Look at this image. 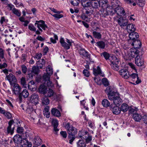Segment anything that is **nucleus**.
<instances>
[{
  "label": "nucleus",
  "mask_w": 147,
  "mask_h": 147,
  "mask_svg": "<svg viewBox=\"0 0 147 147\" xmlns=\"http://www.w3.org/2000/svg\"><path fill=\"white\" fill-rule=\"evenodd\" d=\"M60 42L62 46L67 50L70 49V46L72 45V44L73 42L71 40L67 38H66V40L65 41L64 38H60Z\"/></svg>",
  "instance_id": "nucleus-1"
},
{
  "label": "nucleus",
  "mask_w": 147,
  "mask_h": 147,
  "mask_svg": "<svg viewBox=\"0 0 147 147\" xmlns=\"http://www.w3.org/2000/svg\"><path fill=\"white\" fill-rule=\"evenodd\" d=\"M34 25L35 26H37V27L41 32H42V30H45L48 28V27L45 24V21L42 20L36 21Z\"/></svg>",
  "instance_id": "nucleus-2"
},
{
  "label": "nucleus",
  "mask_w": 147,
  "mask_h": 147,
  "mask_svg": "<svg viewBox=\"0 0 147 147\" xmlns=\"http://www.w3.org/2000/svg\"><path fill=\"white\" fill-rule=\"evenodd\" d=\"M85 7L91 6L94 9H97L100 7V5L99 2L98 1H94L92 2H87L86 4H84Z\"/></svg>",
  "instance_id": "nucleus-3"
},
{
  "label": "nucleus",
  "mask_w": 147,
  "mask_h": 147,
  "mask_svg": "<svg viewBox=\"0 0 147 147\" xmlns=\"http://www.w3.org/2000/svg\"><path fill=\"white\" fill-rule=\"evenodd\" d=\"M130 111L133 114V118L135 121L140 122L142 119V116L140 114L138 113L134 109H131Z\"/></svg>",
  "instance_id": "nucleus-4"
},
{
  "label": "nucleus",
  "mask_w": 147,
  "mask_h": 147,
  "mask_svg": "<svg viewBox=\"0 0 147 147\" xmlns=\"http://www.w3.org/2000/svg\"><path fill=\"white\" fill-rule=\"evenodd\" d=\"M5 80H8L11 85H13L16 84L17 79L15 76L12 74H10L7 75L5 78Z\"/></svg>",
  "instance_id": "nucleus-5"
},
{
  "label": "nucleus",
  "mask_w": 147,
  "mask_h": 147,
  "mask_svg": "<svg viewBox=\"0 0 147 147\" xmlns=\"http://www.w3.org/2000/svg\"><path fill=\"white\" fill-rule=\"evenodd\" d=\"M43 84L45 86H47L48 87L52 86L51 85L52 82L50 80V77L47 74H44L43 76Z\"/></svg>",
  "instance_id": "nucleus-6"
},
{
  "label": "nucleus",
  "mask_w": 147,
  "mask_h": 147,
  "mask_svg": "<svg viewBox=\"0 0 147 147\" xmlns=\"http://www.w3.org/2000/svg\"><path fill=\"white\" fill-rule=\"evenodd\" d=\"M129 78L131 79L133 81H135V83L137 84H138L141 82V80L139 78L138 74L133 73L129 75Z\"/></svg>",
  "instance_id": "nucleus-7"
},
{
  "label": "nucleus",
  "mask_w": 147,
  "mask_h": 147,
  "mask_svg": "<svg viewBox=\"0 0 147 147\" xmlns=\"http://www.w3.org/2000/svg\"><path fill=\"white\" fill-rule=\"evenodd\" d=\"M13 85V86L12 89L13 94L15 95L19 96L21 91V88L18 84H16Z\"/></svg>",
  "instance_id": "nucleus-8"
},
{
  "label": "nucleus",
  "mask_w": 147,
  "mask_h": 147,
  "mask_svg": "<svg viewBox=\"0 0 147 147\" xmlns=\"http://www.w3.org/2000/svg\"><path fill=\"white\" fill-rule=\"evenodd\" d=\"M29 93L28 91L26 89L24 90L21 92H20L18 96V98L19 102L21 103L22 100V97L24 98H27L29 95Z\"/></svg>",
  "instance_id": "nucleus-9"
},
{
  "label": "nucleus",
  "mask_w": 147,
  "mask_h": 147,
  "mask_svg": "<svg viewBox=\"0 0 147 147\" xmlns=\"http://www.w3.org/2000/svg\"><path fill=\"white\" fill-rule=\"evenodd\" d=\"M120 75L125 79L129 78V74L127 69H120L119 71Z\"/></svg>",
  "instance_id": "nucleus-10"
},
{
  "label": "nucleus",
  "mask_w": 147,
  "mask_h": 147,
  "mask_svg": "<svg viewBox=\"0 0 147 147\" xmlns=\"http://www.w3.org/2000/svg\"><path fill=\"white\" fill-rule=\"evenodd\" d=\"M114 11L119 16H124L125 15V11L121 6H117L114 9Z\"/></svg>",
  "instance_id": "nucleus-11"
},
{
  "label": "nucleus",
  "mask_w": 147,
  "mask_h": 147,
  "mask_svg": "<svg viewBox=\"0 0 147 147\" xmlns=\"http://www.w3.org/2000/svg\"><path fill=\"white\" fill-rule=\"evenodd\" d=\"M14 123V121L13 120H11L9 122L8 126L7 128V132L8 134H10L11 135L13 134L14 127L12 128L11 126Z\"/></svg>",
  "instance_id": "nucleus-12"
},
{
  "label": "nucleus",
  "mask_w": 147,
  "mask_h": 147,
  "mask_svg": "<svg viewBox=\"0 0 147 147\" xmlns=\"http://www.w3.org/2000/svg\"><path fill=\"white\" fill-rule=\"evenodd\" d=\"M117 22L121 27H124L127 25L128 21L125 18H120L117 20Z\"/></svg>",
  "instance_id": "nucleus-13"
},
{
  "label": "nucleus",
  "mask_w": 147,
  "mask_h": 147,
  "mask_svg": "<svg viewBox=\"0 0 147 147\" xmlns=\"http://www.w3.org/2000/svg\"><path fill=\"white\" fill-rule=\"evenodd\" d=\"M30 101L34 105V106H35L38 103V96L36 94H33L30 97Z\"/></svg>",
  "instance_id": "nucleus-14"
},
{
  "label": "nucleus",
  "mask_w": 147,
  "mask_h": 147,
  "mask_svg": "<svg viewBox=\"0 0 147 147\" xmlns=\"http://www.w3.org/2000/svg\"><path fill=\"white\" fill-rule=\"evenodd\" d=\"M135 63L138 66H141L144 64V60L142 55L136 57L135 59Z\"/></svg>",
  "instance_id": "nucleus-15"
},
{
  "label": "nucleus",
  "mask_w": 147,
  "mask_h": 147,
  "mask_svg": "<svg viewBox=\"0 0 147 147\" xmlns=\"http://www.w3.org/2000/svg\"><path fill=\"white\" fill-rule=\"evenodd\" d=\"M119 61L118 59L115 60L110 61V65L112 69L115 70L117 71L119 69V66L118 65Z\"/></svg>",
  "instance_id": "nucleus-16"
},
{
  "label": "nucleus",
  "mask_w": 147,
  "mask_h": 147,
  "mask_svg": "<svg viewBox=\"0 0 147 147\" xmlns=\"http://www.w3.org/2000/svg\"><path fill=\"white\" fill-rule=\"evenodd\" d=\"M79 53L80 55L86 59H89L90 58V55L84 49H81L79 50Z\"/></svg>",
  "instance_id": "nucleus-17"
},
{
  "label": "nucleus",
  "mask_w": 147,
  "mask_h": 147,
  "mask_svg": "<svg viewBox=\"0 0 147 147\" xmlns=\"http://www.w3.org/2000/svg\"><path fill=\"white\" fill-rule=\"evenodd\" d=\"M132 46L134 47V49H137L141 47V43L139 40H133L131 44Z\"/></svg>",
  "instance_id": "nucleus-18"
},
{
  "label": "nucleus",
  "mask_w": 147,
  "mask_h": 147,
  "mask_svg": "<svg viewBox=\"0 0 147 147\" xmlns=\"http://www.w3.org/2000/svg\"><path fill=\"white\" fill-rule=\"evenodd\" d=\"M33 144L36 146H39L41 144L42 141L40 137L36 136L32 140Z\"/></svg>",
  "instance_id": "nucleus-19"
},
{
  "label": "nucleus",
  "mask_w": 147,
  "mask_h": 147,
  "mask_svg": "<svg viewBox=\"0 0 147 147\" xmlns=\"http://www.w3.org/2000/svg\"><path fill=\"white\" fill-rule=\"evenodd\" d=\"M110 108L112 109V111L113 113L115 115H118L120 113L121 111L120 108L117 106H116L113 107V105L111 104L110 106Z\"/></svg>",
  "instance_id": "nucleus-20"
},
{
  "label": "nucleus",
  "mask_w": 147,
  "mask_h": 147,
  "mask_svg": "<svg viewBox=\"0 0 147 147\" xmlns=\"http://www.w3.org/2000/svg\"><path fill=\"white\" fill-rule=\"evenodd\" d=\"M122 100L120 98L119 94L115 97H114L113 98V103L115 106H117L118 105H120L122 102Z\"/></svg>",
  "instance_id": "nucleus-21"
},
{
  "label": "nucleus",
  "mask_w": 147,
  "mask_h": 147,
  "mask_svg": "<svg viewBox=\"0 0 147 147\" xmlns=\"http://www.w3.org/2000/svg\"><path fill=\"white\" fill-rule=\"evenodd\" d=\"M129 37L130 40H133L137 39V38L139 37V35L138 33L134 31L130 32L129 33Z\"/></svg>",
  "instance_id": "nucleus-22"
},
{
  "label": "nucleus",
  "mask_w": 147,
  "mask_h": 147,
  "mask_svg": "<svg viewBox=\"0 0 147 147\" xmlns=\"http://www.w3.org/2000/svg\"><path fill=\"white\" fill-rule=\"evenodd\" d=\"M13 140L15 143L19 144L22 142V139L20 136L16 134L13 137Z\"/></svg>",
  "instance_id": "nucleus-23"
},
{
  "label": "nucleus",
  "mask_w": 147,
  "mask_h": 147,
  "mask_svg": "<svg viewBox=\"0 0 147 147\" xmlns=\"http://www.w3.org/2000/svg\"><path fill=\"white\" fill-rule=\"evenodd\" d=\"M139 52V50L137 49H134L130 51L129 55L132 58H134L135 57H136L137 56H139L138 54Z\"/></svg>",
  "instance_id": "nucleus-24"
},
{
  "label": "nucleus",
  "mask_w": 147,
  "mask_h": 147,
  "mask_svg": "<svg viewBox=\"0 0 147 147\" xmlns=\"http://www.w3.org/2000/svg\"><path fill=\"white\" fill-rule=\"evenodd\" d=\"M39 91L40 93L43 94L44 95L46 94V92L47 91V88L46 86L43 84L42 85H40L39 88Z\"/></svg>",
  "instance_id": "nucleus-25"
},
{
  "label": "nucleus",
  "mask_w": 147,
  "mask_h": 147,
  "mask_svg": "<svg viewBox=\"0 0 147 147\" xmlns=\"http://www.w3.org/2000/svg\"><path fill=\"white\" fill-rule=\"evenodd\" d=\"M127 30L129 33L135 31L136 28L134 25L132 24H129L127 26Z\"/></svg>",
  "instance_id": "nucleus-26"
},
{
  "label": "nucleus",
  "mask_w": 147,
  "mask_h": 147,
  "mask_svg": "<svg viewBox=\"0 0 147 147\" xmlns=\"http://www.w3.org/2000/svg\"><path fill=\"white\" fill-rule=\"evenodd\" d=\"M49 110V107L47 106L45 107L43 110V115L47 118H49L50 117V112Z\"/></svg>",
  "instance_id": "nucleus-27"
},
{
  "label": "nucleus",
  "mask_w": 147,
  "mask_h": 147,
  "mask_svg": "<svg viewBox=\"0 0 147 147\" xmlns=\"http://www.w3.org/2000/svg\"><path fill=\"white\" fill-rule=\"evenodd\" d=\"M51 112L52 115L56 117H59L61 115L60 111L55 108L52 109L51 111Z\"/></svg>",
  "instance_id": "nucleus-28"
},
{
  "label": "nucleus",
  "mask_w": 147,
  "mask_h": 147,
  "mask_svg": "<svg viewBox=\"0 0 147 147\" xmlns=\"http://www.w3.org/2000/svg\"><path fill=\"white\" fill-rule=\"evenodd\" d=\"M52 123L53 126L54 130L55 131L57 132L58 131L59 129L57 128L58 125V120L56 119H53L52 121Z\"/></svg>",
  "instance_id": "nucleus-29"
},
{
  "label": "nucleus",
  "mask_w": 147,
  "mask_h": 147,
  "mask_svg": "<svg viewBox=\"0 0 147 147\" xmlns=\"http://www.w3.org/2000/svg\"><path fill=\"white\" fill-rule=\"evenodd\" d=\"M67 133L69 134L75 135L77 133L76 129L73 126H71L67 130Z\"/></svg>",
  "instance_id": "nucleus-30"
},
{
  "label": "nucleus",
  "mask_w": 147,
  "mask_h": 147,
  "mask_svg": "<svg viewBox=\"0 0 147 147\" xmlns=\"http://www.w3.org/2000/svg\"><path fill=\"white\" fill-rule=\"evenodd\" d=\"M23 139L25 141H24V143L22 145V147H32V144L31 142H29L26 138Z\"/></svg>",
  "instance_id": "nucleus-31"
},
{
  "label": "nucleus",
  "mask_w": 147,
  "mask_h": 147,
  "mask_svg": "<svg viewBox=\"0 0 147 147\" xmlns=\"http://www.w3.org/2000/svg\"><path fill=\"white\" fill-rule=\"evenodd\" d=\"M93 72L94 75L95 76L99 74L103 76L102 75H101L102 73L100 68L98 66L97 67L96 69L93 68Z\"/></svg>",
  "instance_id": "nucleus-32"
},
{
  "label": "nucleus",
  "mask_w": 147,
  "mask_h": 147,
  "mask_svg": "<svg viewBox=\"0 0 147 147\" xmlns=\"http://www.w3.org/2000/svg\"><path fill=\"white\" fill-rule=\"evenodd\" d=\"M129 109V106L128 105L125 103L123 104L121 106L120 109L121 111L123 112H126Z\"/></svg>",
  "instance_id": "nucleus-33"
},
{
  "label": "nucleus",
  "mask_w": 147,
  "mask_h": 147,
  "mask_svg": "<svg viewBox=\"0 0 147 147\" xmlns=\"http://www.w3.org/2000/svg\"><path fill=\"white\" fill-rule=\"evenodd\" d=\"M42 102L43 105H46L49 103V100L46 96L43 97L42 99Z\"/></svg>",
  "instance_id": "nucleus-34"
},
{
  "label": "nucleus",
  "mask_w": 147,
  "mask_h": 147,
  "mask_svg": "<svg viewBox=\"0 0 147 147\" xmlns=\"http://www.w3.org/2000/svg\"><path fill=\"white\" fill-rule=\"evenodd\" d=\"M47 94V97H51L54 96L56 93L54 92L52 89L49 88L48 90H47L46 92Z\"/></svg>",
  "instance_id": "nucleus-35"
},
{
  "label": "nucleus",
  "mask_w": 147,
  "mask_h": 147,
  "mask_svg": "<svg viewBox=\"0 0 147 147\" xmlns=\"http://www.w3.org/2000/svg\"><path fill=\"white\" fill-rule=\"evenodd\" d=\"M35 106L33 105L32 106L29 105L26 110V113L28 114H30L34 111V108H35Z\"/></svg>",
  "instance_id": "nucleus-36"
},
{
  "label": "nucleus",
  "mask_w": 147,
  "mask_h": 147,
  "mask_svg": "<svg viewBox=\"0 0 147 147\" xmlns=\"http://www.w3.org/2000/svg\"><path fill=\"white\" fill-rule=\"evenodd\" d=\"M102 104L103 107L106 108L110 106V102L108 100L106 99H104L102 101Z\"/></svg>",
  "instance_id": "nucleus-37"
},
{
  "label": "nucleus",
  "mask_w": 147,
  "mask_h": 147,
  "mask_svg": "<svg viewBox=\"0 0 147 147\" xmlns=\"http://www.w3.org/2000/svg\"><path fill=\"white\" fill-rule=\"evenodd\" d=\"M77 147H86V145L83 140H80L77 142Z\"/></svg>",
  "instance_id": "nucleus-38"
},
{
  "label": "nucleus",
  "mask_w": 147,
  "mask_h": 147,
  "mask_svg": "<svg viewBox=\"0 0 147 147\" xmlns=\"http://www.w3.org/2000/svg\"><path fill=\"white\" fill-rule=\"evenodd\" d=\"M101 16L102 17H105L107 16L109 13V12L107 11V10L104 9H102L100 11Z\"/></svg>",
  "instance_id": "nucleus-39"
},
{
  "label": "nucleus",
  "mask_w": 147,
  "mask_h": 147,
  "mask_svg": "<svg viewBox=\"0 0 147 147\" xmlns=\"http://www.w3.org/2000/svg\"><path fill=\"white\" fill-rule=\"evenodd\" d=\"M12 12L14 14L18 17L21 16V13L20 11L15 8H13L12 9Z\"/></svg>",
  "instance_id": "nucleus-40"
},
{
  "label": "nucleus",
  "mask_w": 147,
  "mask_h": 147,
  "mask_svg": "<svg viewBox=\"0 0 147 147\" xmlns=\"http://www.w3.org/2000/svg\"><path fill=\"white\" fill-rule=\"evenodd\" d=\"M96 45L99 48L101 49H104L105 47V43L102 41H100L96 43Z\"/></svg>",
  "instance_id": "nucleus-41"
},
{
  "label": "nucleus",
  "mask_w": 147,
  "mask_h": 147,
  "mask_svg": "<svg viewBox=\"0 0 147 147\" xmlns=\"http://www.w3.org/2000/svg\"><path fill=\"white\" fill-rule=\"evenodd\" d=\"M46 72L48 76L51 75L53 73V69L52 67L50 65H48L46 69Z\"/></svg>",
  "instance_id": "nucleus-42"
},
{
  "label": "nucleus",
  "mask_w": 147,
  "mask_h": 147,
  "mask_svg": "<svg viewBox=\"0 0 147 147\" xmlns=\"http://www.w3.org/2000/svg\"><path fill=\"white\" fill-rule=\"evenodd\" d=\"M111 3L112 6L113 7L121 6V3L118 0H113Z\"/></svg>",
  "instance_id": "nucleus-43"
},
{
  "label": "nucleus",
  "mask_w": 147,
  "mask_h": 147,
  "mask_svg": "<svg viewBox=\"0 0 147 147\" xmlns=\"http://www.w3.org/2000/svg\"><path fill=\"white\" fill-rule=\"evenodd\" d=\"M93 36L95 38L97 39H100L101 38L102 35L100 32L95 31L92 32Z\"/></svg>",
  "instance_id": "nucleus-44"
},
{
  "label": "nucleus",
  "mask_w": 147,
  "mask_h": 147,
  "mask_svg": "<svg viewBox=\"0 0 147 147\" xmlns=\"http://www.w3.org/2000/svg\"><path fill=\"white\" fill-rule=\"evenodd\" d=\"M75 135L72 134H69L68 138L69 140V142L71 144H72V142L75 138Z\"/></svg>",
  "instance_id": "nucleus-45"
},
{
  "label": "nucleus",
  "mask_w": 147,
  "mask_h": 147,
  "mask_svg": "<svg viewBox=\"0 0 147 147\" xmlns=\"http://www.w3.org/2000/svg\"><path fill=\"white\" fill-rule=\"evenodd\" d=\"M40 71L39 69L36 66H34L32 67V72L36 74H38Z\"/></svg>",
  "instance_id": "nucleus-46"
},
{
  "label": "nucleus",
  "mask_w": 147,
  "mask_h": 147,
  "mask_svg": "<svg viewBox=\"0 0 147 147\" xmlns=\"http://www.w3.org/2000/svg\"><path fill=\"white\" fill-rule=\"evenodd\" d=\"M71 3L74 6H77L78 5L80 0H70Z\"/></svg>",
  "instance_id": "nucleus-47"
},
{
  "label": "nucleus",
  "mask_w": 147,
  "mask_h": 147,
  "mask_svg": "<svg viewBox=\"0 0 147 147\" xmlns=\"http://www.w3.org/2000/svg\"><path fill=\"white\" fill-rule=\"evenodd\" d=\"M35 84V82L33 81H31L29 82V84L28 85V88L31 91H34V90H35L34 88H33V87L31 88L32 85H34Z\"/></svg>",
  "instance_id": "nucleus-48"
},
{
  "label": "nucleus",
  "mask_w": 147,
  "mask_h": 147,
  "mask_svg": "<svg viewBox=\"0 0 147 147\" xmlns=\"http://www.w3.org/2000/svg\"><path fill=\"white\" fill-rule=\"evenodd\" d=\"M54 39L53 38H50V40L53 43H56V40H58V39L57 36L56 35L54 34Z\"/></svg>",
  "instance_id": "nucleus-49"
},
{
  "label": "nucleus",
  "mask_w": 147,
  "mask_h": 147,
  "mask_svg": "<svg viewBox=\"0 0 147 147\" xmlns=\"http://www.w3.org/2000/svg\"><path fill=\"white\" fill-rule=\"evenodd\" d=\"M24 129L22 127H18L17 129V132L20 134H22L24 132Z\"/></svg>",
  "instance_id": "nucleus-50"
},
{
  "label": "nucleus",
  "mask_w": 147,
  "mask_h": 147,
  "mask_svg": "<svg viewBox=\"0 0 147 147\" xmlns=\"http://www.w3.org/2000/svg\"><path fill=\"white\" fill-rule=\"evenodd\" d=\"M28 29L31 31L35 32L36 30V28L32 24H30L28 26Z\"/></svg>",
  "instance_id": "nucleus-51"
},
{
  "label": "nucleus",
  "mask_w": 147,
  "mask_h": 147,
  "mask_svg": "<svg viewBox=\"0 0 147 147\" xmlns=\"http://www.w3.org/2000/svg\"><path fill=\"white\" fill-rule=\"evenodd\" d=\"M102 84L105 86H108L109 85V83L107 79L106 78L102 79Z\"/></svg>",
  "instance_id": "nucleus-52"
},
{
  "label": "nucleus",
  "mask_w": 147,
  "mask_h": 147,
  "mask_svg": "<svg viewBox=\"0 0 147 147\" xmlns=\"http://www.w3.org/2000/svg\"><path fill=\"white\" fill-rule=\"evenodd\" d=\"M20 83L23 86L26 85V82L25 78L22 77L20 79Z\"/></svg>",
  "instance_id": "nucleus-53"
},
{
  "label": "nucleus",
  "mask_w": 147,
  "mask_h": 147,
  "mask_svg": "<svg viewBox=\"0 0 147 147\" xmlns=\"http://www.w3.org/2000/svg\"><path fill=\"white\" fill-rule=\"evenodd\" d=\"M101 55H102L106 60L108 59L109 57V55L106 52H104L101 54Z\"/></svg>",
  "instance_id": "nucleus-54"
},
{
  "label": "nucleus",
  "mask_w": 147,
  "mask_h": 147,
  "mask_svg": "<svg viewBox=\"0 0 147 147\" xmlns=\"http://www.w3.org/2000/svg\"><path fill=\"white\" fill-rule=\"evenodd\" d=\"M8 119H10L11 118L12 115L11 114L8 112H5V113L4 114H3Z\"/></svg>",
  "instance_id": "nucleus-55"
},
{
  "label": "nucleus",
  "mask_w": 147,
  "mask_h": 147,
  "mask_svg": "<svg viewBox=\"0 0 147 147\" xmlns=\"http://www.w3.org/2000/svg\"><path fill=\"white\" fill-rule=\"evenodd\" d=\"M83 74L84 76L86 77H88L90 75V73L87 69H84L83 71Z\"/></svg>",
  "instance_id": "nucleus-56"
},
{
  "label": "nucleus",
  "mask_w": 147,
  "mask_h": 147,
  "mask_svg": "<svg viewBox=\"0 0 147 147\" xmlns=\"http://www.w3.org/2000/svg\"><path fill=\"white\" fill-rule=\"evenodd\" d=\"M118 94H119L118 93L114 92L113 91L111 90L109 93H108L107 95L113 96L114 97H115Z\"/></svg>",
  "instance_id": "nucleus-57"
},
{
  "label": "nucleus",
  "mask_w": 147,
  "mask_h": 147,
  "mask_svg": "<svg viewBox=\"0 0 147 147\" xmlns=\"http://www.w3.org/2000/svg\"><path fill=\"white\" fill-rule=\"evenodd\" d=\"M142 119L144 123L147 125V114L144 115L142 116Z\"/></svg>",
  "instance_id": "nucleus-58"
},
{
  "label": "nucleus",
  "mask_w": 147,
  "mask_h": 147,
  "mask_svg": "<svg viewBox=\"0 0 147 147\" xmlns=\"http://www.w3.org/2000/svg\"><path fill=\"white\" fill-rule=\"evenodd\" d=\"M21 67L22 72L24 74H26L27 71V68L25 65H21Z\"/></svg>",
  "instance_id": "nucleus-59"
},
{
  "label": "nucleus",
  "mask_w": 147,
  "mask_h": 147,
  "mask_svg": "<svg viewBox=\"0 0 147 147\" xmlns=\"http://www.w3.org/2000/svg\"><path fill=\"white\" fill-rule=\"evenodd\" d=\"M86 103V101L84 100H83L82 101H80V104L81 105L83 106L84 107V108H85L86 110H88V107L85 106V103Z\"/></svg>",
  "instance_id": "nucleus-60"
},
{
  "label": "nucleus",
  "mask_w": 147,
  "mask_h": 147,
  "mask_svg": "<svg viewBox=\"0 0 147 147\" xmlns=\"http://www.w3.org/2000/svg\"><path fill=\"white\" fill-rule=\"evenodd\" d=\"M136 1L138 3V4L140 6L143 7L144 5V2L142 0H137Z\"/></svg>",
  "instance_id": "nucleus-61"
},
{
  "label": "nucleus",
  "mask_w": 147,
  "mask_h": 147,
  "mask_svg": "<svg viewBox=\"0 0 147 147\" xmlns=\"http://www.w3.org/2000/svg\"><path fill=\"white\" fill-rule=\"evenodd\" d=\"M53 16L57 19H59L62 18L63 15L62 14H55L53 15Z\"/></svg>",
  "instance_id": "nucleus-62"
},
{
  "label": "nucleus",
  "mask_w": 147,
  "mask_h": 147,
  "mask_svg": "<svg viewBox=\"0 0 147 147\" xmlns=\"http://www.w3.org/2000/svg\"><path fill=\"white\" fill-rule=\"evenodd\" d=\"M42 56V54L41 53H36L34 58L35 59L38 60L40 59Z\"/></svg>",
  "instance_id": "nucleus-63"
},
{
  "label": "nucleus",
  "mask_w": 147,
  "mask_h": 147,
  "mask_svg": "<svg viewBox=\"0 0 147 147\" xmlns=\"http://www.w3.org/2000/svg\"><path fill=\"white\" fill-rule=\"evenodd\" d=\"M60 134L61 136H62L64 138H66L67 136V134L66 131H61L60 132Z\"/></svg>",
  "instance_id": "nucleus-64"
}]
</instances>
